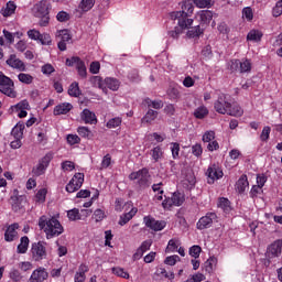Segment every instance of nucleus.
Returning a JSON list of instances; mask_svg holds the SVG:
<instances>
[{
	"label": "nucleus",
	"instance_id": "obj_1",
	"mask_svg": "<svg viewBox=\"0 0 282 282\" xmlns=\"http://www.w3.org/2000/svg\"><path fill=\"white\" fill-rule=\"evenodd\" d=\"M215 0H184L181 3V11H173L170 17L172 21H177L178 28L188 30L193 25V12L196 8H213Z\"/></svg>",
	"mask_w": 282,
	"mask_h": 282
},
{
	"label": "nucleus",
	"instance_id": "obj_2",
	"mask_svg": "<svg viewBox=\"0 0 282 282\" xmlns=\"http://www.w3.org/2000/svg\"><path fill=\"white\" fill-rule=\"evenodd\" d=\"M214 109L221 116H232L234 118H241L243 109L237 104H232V97L228 94H220L214 102Z\"/></svg>",
	"mask_w": 282,
	"mask_h": 282
},
{
	"label": "nucleus",
	"instance_id": "obj_3",
	"mask_svg": "<svg viewBox=\"0 0 282 282\" xmlns=\"http://www.w3.org/2000/svg\"><path fill=\"white\" fill-rule=\"evenodd\" d=\"M40 230H43L46 235V239H54V237H61L64 232L63 225L54 217H47L45 215L39 218L37 224Z\"/></svg>",
	"mask_w": 282,
	"mask_h": 282
},
{
	"label": "nucleus",
	"instance_id": "obj_4",
	"mask_svg": "<svg viewBox=\"0 0 282 282\" xmlns=\"http://www.w3.org/2000/svg\"><path fill=\"white\" fill-rule=\"evenodd\" d=\"M34 17L40 19L39 24L41 28H47L50 25V10H52V4L48 0H41L34 7Z\"/></svg>",
	"mask_w": 282,
	"mask_h": 282
},
{
	"label": "nucleus",
	"instance_id": "obj_5",
	"mask_svg": "<svg viewBox=\"0 0 282 282\" xmlns=\"http://www.w3.org/2000/svg\"><path fill=\"white\" fill-rule=\"evenodd\" d=\"M149 177H151V175H149V170L147 167L129 174V180H131V182L137 180L139 191H144L151 186V181H149Z\"/></svg>",
	"mask_w": 282,
	"mask_h": 282
},
{
	"label": "nucleus",
	"instance_id": "obj_6",
	"mask_svg": "<svg viewBox=\"0 0 282 282\" xmlns=\"http://www.w3.org/2000/svg\"><path fill=\"white\" fill-rule=\"evenodd\" d=\"M0 91L9 98H17V91L14 90V82L0 72Z\"/></svg>",
	"mask_w": 282,
	"mask_h": 282
},
{
	"label": "nucleus",
	"instance_id": "obj_7",
	"mask_svg": "<svg viewBox=\"0 0 282 282\" xmlns=\"http://www.w3.org/2000/svg\"><path fill=\"white\" fill-rule=\"evenodd\" d=\"M54 160V152H47L42 159L39 160L36 166L32 169V174L35 177H41V175H45L47 167L50 166V162Z\"/></svg>",
	"mask_w": 282,
	"mask_h": 282
},
{
	"label": "nucleus",
	"instance_id": "obj_8",
	"mask_svg": "<svg viewBox=\"0 0 282 282\" xmlns=\"http://www.w3.org/2000/svg\"><path fill=\"white\" fill-rule=\"evenodd\" d=\"M186 200L184 193L182 192H174L171 197L165 196L164 200L162 202V207L164 210L169 208H173V206H182Z\"/></svg>",
	"mask_w": 282,
	"mask_h": 282
},
{
	"label": "nucleus",
	"instance_id": "obj_9",
	"mask_svg": "<svg viewBox=\"0 0 282 282\" xmlns=\"http://www.w3.org/2000/svg\"><path fill=\"white\" fill-rule=\"evenodd\" d=\"M31 254L33 261H43V259H47V249L45 248V242H34L31 248Z\"/></svg>",
	"mask_w": 282,
	"mask_h": 282
},
{
	"label": "nucleus",
	"instance_id": "obj_10",
	"mask_svg": "<svg viewBox=\"0 0 282 282\" xmlns=\"http://www.w3.org/2000/svg\"><path fill=\"white\" fill-rule=\"evenodd\" d=\"M217 221V214L209 212L205 216L200 217L196 224L198 230H206L213 227V224Z\"/></svg>",
	"mask_w": 282,
	"mask_h": 282
},
{
	"label": "nucleus",
	"instance_id": "obj_11",
	"mask_svg": "<svg viewBox=\"0 0 282 282\" xmlns=\"http://www.w3.org/2000/svg\"><path fill=\"white\" fill-rule=\"evenodd\" d=\"M143 223L145 224V228L153 230L154 232H160L166 228V221L156 220L153 216H144Z\"/></svg>",
	"mask_w": 282,
	"mask_h": 282
},
{
	"label": "nucleus",
	"instance_id": "obj_12",
	"mask_svg": "<svg viewBox=\"0 0 282 282\" xmlns=\"http://www.w3.org/2000/svg\"><path fill=\"white\" fill-rule=\"evenodd\" d=\"M207 183L215 184V181L221 180L224 177V170L217 164H212L208 166L207 172Z\"/></svg>",
	"mask_w": 282,
	"mask_h": 282
},
{
	"label": "nucleus",
	"instance_id": "obj_13",
	"mask_svg": "<svg viewBox=\"0 0 282 282\" xmlns=\"http://www.w3.org/2000/svg\"><path fill=\"white\" fill-rule=\"evenodd\" d=\"M56 40L58 41L57 47L59 52H65V50H67V43L72 41V35L67 29L59 30L56 33Z\"/></svg>",
	"mask_w": 282,
	"mask_h": 282
},
{
	"label": "nucleus",
	"instance_id": "obj_14",
	"mask_svg": "<svg viewBox=\"0 0 282 282\" xmlns=\"http://www.w3.org/2000/svg\"><path fill=\"white\" fill-rule=\"evenodd\" d=\"M281 252H282V239H278V240L273 241L267 248L268 259H276V257H281Z\"/></svg>",
	"mask_w": 282,
	"mask_h": 282
},
{
	"label": "nucleus",
	"instance_id": "obj_15",
	"mask_svg": "<svg viewBox=\"0 0 282 282\" xmlns=\"http://www.w3.org/2000/svg\"><path fill=\"white\" fill-rule=\"evenodd\" d=\"M7 65L12 67V69H18V72H25L28 68L25 67V63L17 57V54H11L7 59Z\"/></svg>",
	"mask_w": 282,
	"mask_h": 282
},
{
	"label": "nucleus",
	"instance_id": "obj_16",
	"mask_svg": "<svg viewBox=\"0 0 282 282\" xmlns=\"http://www.w3.org/2000/svg\"><path fill=\"white\" fill-rule=\"evenodd\" d=\"M30 109V102L28 100H22L14 106H11V111L18 112V118H26L28 110Z\"/></svg>",
	"mask_w": 282,
	"mask_h": 282
},
{
	"label": "nucleus",
	"instance_id": "obj_17",
	"mask_svg": "<svg viewBox=\"0 0 282 282\" xmlns=\"http://www.w3.org/2000/svg\"><path fill=\"white\" fill-rule=\"evenodd\" d=\"M197 19L202 25V28H206L210 25V21H213V11L210 10H202L197 13Z\"/></svg>",
	"mask_w": 282,
	"mask_h": 282
},
{
	"label": "nucleus",
	"instance_id": "obj_18",
	"mask_svg": "<svg viewBox=\"0 0 282 282\" xmlns=\"http://www.w3.org/2000/svg\"><path fill=\"white\" fill-rule=\"evenodd\" d=\"M87 272H89V265L82 263L75 273L74 282H85L87 280Z\"/></svg>",
	"mask_w": 282,
	"mask_h": 282
},
{
	"label": "nucleus",
	"instance_id": "obj_19",
	"mask_svg": "<svg viewBox=\"0 0 282 282\" xmlns=\"http://www.w3.org/2000/svg\"><path fill=\"white\" fill-rule=\"evenodd\" d=\"M74 109V106L69 102H63L54 107L53 113L55 116H67L70 110Z\"/></svg>",
	"mask_w": 282,
	"mask_h": 282
},
{
	"label": "nucleus",
	"instance_id": "obj_20",
	"mask_svg": "<svg viewBox=\"0 0 282 282\" xmlns=\"http://www.w3.org/2000/svg\"><path fill=\"white\" fill-rule=\"evenodd\" d=\"M80 118L85 124H96V122H98L96 113L87 108L82 111Z\"/></svg>",
	"mask_w": 282,
	"mask_h": 282
},
{
	"label": "nucleus",
	"instance_id": "obj_21",
	"mask_svg": "<svg viewBox=\"0 0 282 282\" xmlns=\"http://www.w3.org/2000/svg\"><path fill=\"white\" fill-rule=\"evenodd\" d=\"M31 276L37 282H43L47 281L50 273H47V270L45 268L40 267L32 272Z\"/></svg>",
	"mask_w": 282,
	"mask_h": 282
},
{
	"label": "nucleus",
	"instance_id": "obj_22",
	"mask_svg": "<svg viewBox=\"0 0 282 282\" xmlns=\"http://www.w3.org/2000/svg\"><path fill=\"white\" fill-rule=\"evenodd\" d=\"M248 186H250V183L248 182V175L242 174L236 182V191L242 195V193H246V188H248Z\"/></svg>",
	"mask_w": 282,
	"mask_h": 282
},
{
	"label": "nucleus",
	"instance_id": "obj_23",
	"mask_svg": "<svg viewBox=\"0 0 282 282\" xmlns=\"http://www.w3.org/2000/svg\"><path fill=\"white\" fill-rule=\"evenodd\" d=\"M19 230V223L10 225L4 232V241H14Z\"/></svg>",
	"mask_w": 282,
	"mask_h": 282
},
{
	"label": "nucleus",
	"instance_id": "obj_24",
	"mask_svg": "<svg viewBox=\"0 0 282 282\" xmlns=\"http://www.w3.org/2000/svg\"><path fill=\"white\" fill-rule=\"evenodd\" d=\"M104 87H106L105 91H107V88L111 89V91H118L120 89V80L113 77H107L104 79Z\"/></svg>",
	"mask_w": 282,
	"mask_h": 282
},
{
	"label": "nucleus",
	"instance_id": "obj_25",
	"mask_svg": "<svg viewBox=\"0 0 282 282\" xmlns=\"http://www.w3.org/2000/svg\"><path fill=\"white\" fill-rule=\"evenodd\" d=\"M261 39H263V32L257 29L249 31L247 34V41H251V43H261Z\"/></svg>",
	"mask_w": 282,
	"mask_h": 282
},
{
	"label": "nucleus",
	"instance_id": "obj_26",
	"mask_svg": "<svg viewBox=\"0 0 282 282\" xmlns=\"http://www.w3.org/2000/svg\"><path fill=\"white\" fill-rule=\"evenodd\" d=\"M137 213H138V208H132L130 212L120 216L119 226H126V224H129V221L132 220L133 217H135Z\"/></svg>",
	"mask_w": 282,
	"mask_h": 282
},
{
	"label": "nucleus",
	"instance_id": "obj_27",
	"mask_svg": "<svg viewBox=\"0 0 282 282\" xmlns=\"http://www.w3.org/2000/svg\"><path fill=\"white\" fill-rule=\"evenodd\" d=\"M14 12H17V4L14 3V1H9L6 8L1 10V14L3 17H12Z\"/></svg>",
	"mask_w": 282,
	"mask_h": 282
},
{
	"label": "nucleus",
	"instance_id": "obj_28",
	"mask_svg": "<svg viewBox=\"0 0 282 282\" xmlns=\"http://www.w3.org/2000/svg\"><path fill=\"white\" fill-rule=\"evenodd\" d=\"M23 131H25V126L23 123H17L11 130V135L14 139H23Z\"/></svg>",
	"mask_w": 282,
	"mask_h": 282
},
{
	"label": "nucleus",
	"instance_id": "obj_29",
	"mask_svg": "<svg viewBox=\"0 0 282 282\" xmlns=\"http://www.w3.org/2000/svg\"><path fill=\"white\" fill-rule=\"evenodd\" d=\"M30 246V238L28 236H23L18 245L19 254H25L28 252V248Z\"/></svg>",
	"mask_w": 282,
	"mask_h": 282
},
{
	"label": "nucleus",
	"instance_id": "obj_30",
	"mask_svg": "<svg viewBox=\"0 0 282 282\" xmlns=\"http://www.w3.org/2000/svg\"><path fill=\"white\" fill-rule=\"evenodd\" d=\"M150 155L154 162H160L164 155V151H162V147L156 145L150 151Z\"/></svg>",
	"mask_w": 282,
	"mask_h": 282
},
{
	"label": "nucleus",
	"instance_id": "obj_31",
	"mask_svg": "<svg viewBox=\"0 0 282 282\" xmlns=\"http://www.w3.org/2000/svg\"><path fill=\"white\" fill-rule=\"evenodd\" d=\"M159 112L153 109H149L144 117L142 118V122H147L148 124H151L154 120L158 119Z\"/></svg>",
	"mask_w": 282,
	"mask_h": 282
},
{
	"label": "nucleus",
	"instance_id": "obj_32",
	"mask_svg": "<svg viewBox=\"0 0 282 282\" xmlns=\"http://www.w3.org/2000/svg\"><path fill=\"white\" fill-rule=\"evenodd\" d=\"M204 34V29L200 25H196L187 31L188 39H199Z\"/></svg>",
	"mask_w": 282,
	"mask_h": 282
},
{
	"label": "nucleus",
	"instance_id": "obj_33",
	"mask_svg": "<svg viewBox=\"0 0 282 282\" xmlns=\"http://www.w3.org/2000/svg\"><path fill=\"white\" fill-rule=\"evenodd\" d=\"M89 83L93 85V87H98L99 89H102V91L106 89L105 80H102V77L100 76H91L89 78Z\"/></svg>",
	"mask_w": 282,
	"mask_h": 282
},
{
	"label": "nucleus",
	"instance_id": "obj_34",
	"mask_svg": "<svg viewBox=\"0 0 282 282\" xmlns=\"http://www.w3.org/2000/svg\"><path fill=\"white\" fill-rule=\"evenodd\" d=\"M70 182H73L75 188L79 191V188L83 186V183L85 182V174L76 173L70 180Z\"/></svg>",
	"mask_w": 282,
	"mask_h": 282
},
{
	"label": "nucleus",
	"instance_id": "obj_35",
	"mask_svg": "<svg viewBox=\"0 0 282 282\" xmlns=\"http://www.w3.org/2000/svg\"><path fill=\"white\" fill-rule=\"evenodd\" d=\"M70 182H73L75 188L79 191V188L83 186V183L85 182V174L76 173L70 180Z\"/></svg>",
	"mask_w": 282,
	"mask_h": 282
},
{
	"label": "nucleus",
	"instance_id": "obj_36",
	"mask_svg": "<svg viewBox=\"0 0 282 282\" xmlns=\"http://www.w3.org/2000/svg\"><path fill=\"white\" fill-rule=\"evenodd\" d=\"M215 265H217V258L210 257L207 261L204 262L203 270H205V272L210 274V272H213V268H215Z\"/></svg>",
	"mask_w": 282,
	"mask_h": 282
},
{
	"label": "nucleus",
	"instance_id": "obj_37",
	"mask_svg": "<svg viewBox=\"0 0 282 282\" xmlns=\"http://www.w3.org/2000/svg\"><path fill=\"white\" fill-rule=\"evenodd\" d=\"M208 116V108L206 106H200L194 110V117L197 118V120H204Z\"/></svg>",
	"mask_w": 282,
	"mask_h": 282
},
{
	"label": "nucleus",
	"instance_id": "obj_38",
	"mask_svg": "<svg viewBox=\"0 0 282 282\" xmlns=\"http://www.w3.org/2000/svg\"><path fill=\"white\" fill-rule=\"evenodd\" d=\"M68 96H72L73 98H78V96H80V87L78 86V82H74L69 85Z\"/></svg>",
	"mask_w": 282,
	"mask_h": 282
},
{
	"label": "nucleus",
	"instance_id": "obj_39",
	"mask_svg": "<svg viewBox=\"0 0 282 282\" xmlns=\"http://www.w3.org/2000/svg\"><path fill=\"white\" fill-rule=\"evenodd\" d=\"M218 208H221L224 213H230V210H232V207L230 206V202L226 197L219 198Z\"/></svg>",
	"mask_w": 282,
	"mask_h": 282
},
{
	"label": "nucleus",
	"instance_id": "obj_40",
	"mask_svg": "<svg viewBox=\"0 0 282 282\" xmlns=\"http://www.w3.org/2000/svg\"><path fill=\"white\" fill-rule=\"evenodd\" d=\"M252 69V63L250 62V59H242V62H240L239 64V73L240 74H246L248 72H251Z\"/></svg>",
	"mask_w": 282,
	"mask_h": 282
},
{
	"label": "nucleus",
	"instance_id": "obj_41",
	"mask_svg": "<svg viewBox=\"0 0 282 282\" xmlns=\"http://www.w3.org/2000/svg\"><path fill=\"white\" fill-rule=\"evenodd\" d=\"M94 6H96V0H82L79 3V8L83 12H89Z\"/></svg>",
	"mask_w": 282,
	"mask_h": 282
},
{
	"label": "nucleus",
	"instance_id": "obj_42",
	"mask_svg": "<svg viewBox=\"0 0 282 282\" xmlns=\"http://www.w3.org/2000/svg\"><path fill=\"white\" fill-rule=\"evenodd\" d=\"M18 79L20 80V83H23L24 85H32V83H34V77L25 73H20L18 75Z\"/></svg>",
	"mask_w": 282,
	"mask_h": 282
},
{
	"label": "nucleus",
	"instance_id": "obj_43",
	"mask_svg": "<svg viewBox=\"0 0 282 282\" xmlns=\"http://www.w3.org/2000/svg\"><path fill=\"white\" fill-rule=\"evenodd\" d=\"M111 270L112 274L119 276L120 279H130L129 272L124 271V269L120 267H113Z\"/></svg>",
	"mask_w": 282,
	"mask_h": 282
},
{
	"label": "nucleus",
	"instance_id": "obj_44",
	"mask_svg": "<svg viewBox=\"0 0 282 282\" xmlns=\"http://www.w3.org/2000/svg\"><path fill=\"white\" fill-rule=\"evenodd\" d=\"M122 124V118L120 117H115L106 123L107 129H118Z\"/></svg>",
	"mask_w": 282,
	"mask_h": 282
},
{
	"label": "nucleus",
	"instance_id": "obj_45",
	"mask_svg": "<svg viewBox=\"0 0 282 282\" xmlns=\"http://www.w3.org/2000/svg\"><path fill=\"white\" fill-rule=\"evenodd\" d=\"M77 133L78 135H80V138H85L86 140H90V138L93 137L91 130L83 126L77 128Z\"/></svg>",
	"mask_w": 282,
	"mask_h": 282
},
{
	"label": "nucleus",
	"instance_id": "obj_46",
	"mask_svg": "<svg viewBox=\"0 0 282 282\" xmlns=\"http://www.w3.org/2000/svg\"><path fill=\"white\" fill-rule=\"evenodd\" d=\"M67 217L69 221H78L80 220V210L78 208H73L67 212Z\"/></svg>",
	"mask_w": 282,
	"mask_h": 282
},
{
	"label": "nucleus",
	"instance_id": "obj_47",
	"mask_svg": "<svg viewBox=\"0 0 282 282\" xmlns=\"http://www.w3.org/2000/svg\"><path fill=\"white\" fill-rule=\"evenodd\" d=\"M9 278L11 281L19 282L21 279H23V275H21V271L19 269H11L9 272Z\"/></svg>",
	"mask_w": 282,
	"mask_h": 282
},
{
	"label": "nucleus",
	"instance_id": "obj_48",
	"mask_svg": "<svg viewBox=\"0 0 282 282\" xmlns=\"http://www.w3.org/2000/svg\"><path fill=\"white\" fill-rule=\"evenodd\" d=\"M76 69L80 78H87V66H85L84 61L79 62V64L76 66Z\"/></svg>",
	"mask_w": 282,
	"mask_h": 282
},
{
	"label": "nucleus",
	"instance_id": "obj_49",
	"mask_svg": "<svg viewBox=\"0 0 282 282\" xmlns=\"http://www.w3.org/2000/svg\"><path fill=\"white\" fill-rule=\"evenodd\" d=\"M271 131H272V128H270V126H267L262 129V132L260 134L261 142H268V140H270Z\"/></svg>",
	"mask_w": 282,
	"mask_h": 282
},
{
	"label": "nucleus",
	"instance_id": "obj_50",
	"mask_svg": "<svg viewBox=\"0 0 282 282\" xmlns=\"http://www.w3.org/2000/svg\"><path fill=\"white\" fill-rule=\"evenodd\" d=\"M282 14V0H279L275 6L272 8V17L274 19H278V17H281Z\"/></svg>",
	"mask_w": 282,
	"mask_h": 282
},
{
	"label": "nucleus",
	"instance_id": "obj_51",
	"mask_svg": "<svg viewBox=\"0 0 282 282\" xmlns=\"http://www.w3.org/2000/svg\"><path fill=\"white\" fill-rule=\"evenodd\" d=\"M45 197H47V189L41 188L35 195V202H39V204H43V202H45Z\"/></svg>",
	"mask_w": 282,
	"mask_h": 282
},
{
	"label": "nucleus",
	"instance_id": "obj_52",
	"mask_svg": "<svg viewBox=\"0 0 282 282\" xmlns=\"http://www.w3.org/2000/svg\"><path fill=\"white\" fill-rule=\"evenodd\" d=\"M199 254H202V247L198 245H194L189 248V256L194 259H199Z\"/></svg>",
	"mask_w": 282,
	"mask_h": 282
},
{
	"label": "nucleus",
	"instance_id": "obj_53",
	"mask_svg": "<svg viewBox=\"0 0 282 282\" xmlns=\"http://www.w3.org/2000/svg\"><path fill=\"white\" fill-rule=\"evenodd\" d=\"M204 153V148H202V145L199 143H196L194 145H192V154L195 158H200Z\"/></svg>",
	"mask_w": 282,
	"mask_h": 282
},
{
	"label": "nucleus",
	"instance_id": "obj_54",
	"mask_svg": "<svg viewBox=\"0 0 282 282\" xmlns=\"http://www.w3.org/2000/svg\"><path fill=\"white\" fill-rule=\"evenodd\" d=\"M39 42L41 43V45H52V36L50 35V33L40 34Z\"/></svg>",
	"mask_w": 282,
	"mask_h": 282
},
{
	"label": "nucleus",
	"instance_id": "obj_55",
	"mask_svg": "<svg viewBox=\"0 0 282 282\" xmlns=\"http://www.w3.org/2000/svg\"><path fill=\"white\" fill-rule=\"evenodd\" d=\"M178 261H182V259L180 258V256L174 254V256L166 257L164 260V263L165 265H175V263H177Z\"/></svg>",
	"mask_w": 282,
	"mask_h": 282
},
{
	"label": "nucleus",
	"instance_id": "obj_56",
	"mask_svg": "<svg viewBox=\"0 0 282 282\" xmlns=\"http://www.w3.org/2000/svg\"><path fill=\"white\" fill-rule=\"evenodd\" d=\"M171 151L173 160H177L180 158V143H171Z\"/></svg>",
	"mask_w": 282,
	"mask_h": 282
},
{
	"label": "nucleus",
	"instance_id": "obj_57",
	"mask_svg": "<svg viewBox=\"0 0 282 282\" xmlns=\"http://www.w3.org/2000/svg\"><path fill=\"white\" fill-rule=\"evenodd\" d=\"M242 17L243 19H247V21H252L254 19V13L252 12V8L247 7L242 10Z\"/></svg>",
	"mask_w": 282,
	"mask_h": 282
},
{
	"label": "nucleus",
	"instance_id": "obj_58",
	"mask_svg": "<svg viewBox=\"0 0 282 282\" xmlns=\"http://www.w3.org/2000/svg\"><path fill=\"white\" fill-rule=\"evenodd\" d=\"M66 140L70 147H74V144H80V137H78V134H68Z\"/></svg>",
	"mask_w": 282,
	"mask_h": 282
},
{
	"label": "nucleus",
	"instance_id": "obj_59",
	"mask_svg": "<svg viewBox=\"0 0 282 282\" xmlns=\"http://www.w3.org/2000/svg\"><path fill=\"white\" fill-rule=\"evenodd\" d=\"M54 72H56V69L52 64H45L42 66V74H44L45 76H50L54 74Z\"/></svg>",
	"mask_w": 282,
	"mask_h": 282
},
{
	"label": "nucleus",
	"instance_id": "obj_60",
	"mask_svg": "<svg viewBox=\"0 0 282 282\" xmlns=\"http://www.w3.org/2000/svg\"><path fill=\"white\" fill-rule=\"evenodd\" d=\"M105 217H106L105 210H102V209H96V210L94 212L93 219H95L96 223L102 221V219H105Z\"/></svg>",
	"mask_w": 282,
	"mask_h": 282
},
{
	"label": "nucleus",
	"instance_id": "obj_61",
	"mask_svg": "<svg viewBox=\"0 0 282 282\" xmlns=\"http://www.w3.org/2000/svg\"><path fill=\"white\" fill-rule=\"evenodd\" d=\"M56 19L59 21V23H65L66 21H69V13L59 11L56 15Z\"/></svg>",
	"mask_w": 282,
	"mask_h": 282
},
{
	"label": "nucleus",
	"instance_id": "obj_62",
	"mask_svg": "<svg viewBox=\"0 0 282 282\" xmlns=\"http://www.w3.org/2000/svg\"><path fill=\"white\" fill-rule=\"evenodd\" d=\"M213 140H215V131L210 130V131H206L203 134V142H213Z\"/></svg>",
	"mask_w": 282,
	"mask_h": 282
},
{
	"label": "nucleus",
	"instance_id": "obj_63",
	"mask_svg": "<svg viewBox=\"0 0 282 282\" xmlns=\"http://www.w3.org/2000/svg\"><path fill=\"white\" fill-rule=\"evenodd\" d=\"M111 166V154H106L101 161V169H109Z\"/></svg>",
	"mask_w": 282,
	"mask_h": 282
},
{
	"label": "nucleus",
	"instance_id": "obj_64",
	"mask_svg": "<svg viewBox=\"0 0 282 282\" xmlns=\"http://www.w3.org/2000/svg\"><path fill=\"white\" fill-rule=\"evenodd\" d=\"M239 65H241V61H239V59H231L229 62V69H230V72H239Z\"/></svg>",
	"mask_w": 282,
	"mask_h": 282
}]
</instances>
